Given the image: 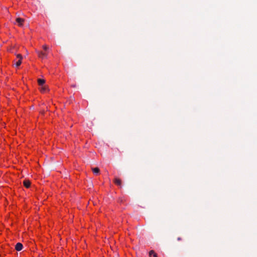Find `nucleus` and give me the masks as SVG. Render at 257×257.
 Here are the masks:
<instances>
[{
	"label": "nucleus",
	"instance_id": "6e6552de",
	"mask_svg": "<svg viewBox=\"0 0 257 257\" xmlns=\"http://www.w3.org/2000/svg\"><path fill=\"white\" fill-rule=\"evenodd\" d=\"M153 256L154 257H157V253H156L154 250H151L150 252H149V256Z\"/></svg>",
	"mask_w": 257,
	"mask_h": 257
},
{
	"label": "nucleus",
	"instance_id": "0eeeda50",
	"mask_svg": "<svg viewBox=\"0 0 257 257\" xmlns=\"http://www.w3.org/2000/svg\"><path fill=\"white\" fill-rule=\"evenodd\" d=\"M38 82L39 85L43 86L45 82V80L43 79H38Z\"/></svg>",
	"mask_w": 257,
	"mask_h": 257
},
{
	"label": "nucleus",
	"instance_id": "423d86ee",
	"mask_svg": "<svg viewBox=\"0 0 257 257\" xmlns=\"http://www.w3.org/2000/svg\"><path fill=\"white\" fill-rule=\"evenodd\" d=\"M114 182L115 184H116L118 186H120L121 184V181L119 179L117 178H115L114 180Z\"/></svg>",
	"mask_w": 257,
	"mask_h": 257
},
{
	"label": "nucleus",
	"instance_id": "f8f14e48",
	"mask_svg": "<svg viewBox=\"0 0 257 257\" xmlns=\"http://www.w3.org/2000/svg\"><path fill=\"white\" fill-rule=\"evenodd\" d=\"M43 48L45 51H47L48 49V47L46 45L43 46Z\"/></svg>",
	"mask_w": 257,
	"mask_h": 257
},
{
	"label": "nucleus",
	"instance_id": "1a4fd4ad",
	"mask_svg": "<svg viewBox=\"0 0 257 257\" xmlns=\"http://www.w3.org/2000/svg\"><path fill=\"white\" fill-rule=\"evenodd\" d=\"M41 86H42L41 88V92H45L48 90V87L47 86H43V85Z\"/></svg>",
	"mask_w": 257,
	"mask_h": 257
},
{
	"label": "nucleus",
	"instance_id": "f03ea898",
	"mask_svg": "<svg viewBox=\"0 0 257 257\" xmlns=\"http://www.w3.org/2000/svg\"><path fill=\"white\" fill-rule=\"evenodd\" d=\"M16 21L19 26L22 27L23 26L24 22V20L23 19L17 18Z\"/></svg>",
	"mask_w": 257,
	"mask_h": 257
},
{
	"label": "nucleus",
	"instance_id": "7ed1b4c3",
	"mask_svg": "<svg viewBox=\"0 0 257 257\" xmlns=\"http://www.w3.org/2000/svg\"><path fill=\"white\" fill-rule=\"evenodd\" d=\"M23 245L20 242L17 243L15 246V249L17 251H21L23 249Z\"/></svg>",
	"mask_w": 257,
	"mask_h": 257
},
{
	"label": "nucleus",
	"instance_id": "f257e3e1",
	"mask_svg": "<svg viewBox=\"0 0 257 257\" xmlns=\"http://www.w3.org/2000/svg\"><path fill=\"white\" fill-rule=\"evenodd\" d=\"M37 54H38L39 57L40 58L45 59V58H47V54L46 53H44V52H41V51H38Z\"/></svg>",
	"mask_w": 257,
	"mask_h": 257
},
{
	"label": "nucleus",
	"instance_id": "ddd939ff",
	"mask_svg": "<svg viewBox=\"0 0 257 257\" xmlns=\"http://www.w3.org/2000/svg\"><path fill=\"white\" fill-rule=\"evenodd\" d=\"M181 239H181V238L180 237H178V238H177V240H178V241H180V240H181Z\"/></svg>",
	"mask_w": 257,
	"mask_h": 257
},
{
	"label": "nucleus",
	"instance_id": "39448f33",
	"mask_svg": "<svg viewBox=\"0 0 257 257\" xmlns=\"http://www.w3.org/2000/svg\"><path fill=\"white\" fill-rule=\"evenodd\" d=\"M92 171L93 172V173L96 175H98L99 174V172H100V170L97 167H96V168H92Z\"/></svg>",
	"mask_w": 257,
	"mask_h": 257
},
{
	"label": "nucleus",
	"instance_id": "9b49d317",
	"mask_svg": "<svg viewBox=\"0 0 257 257\" xmlns=\"http://www.w3.org/2000/svg\"><path fill=\"white\" fill-rule=\"evenodd\" d=\"M17 58L19 59V60H22L23 58L21 54H17Z\"/></svg>",
	"mask_w": 257,
	"mask_h": 257
},
{
	"label": "nucleus",
	"instance_id": "9d476101",
	"mask_svg": "<svg viewBox=\"0 0 257 257\" xmlns=\"http://www.w3.org/2000/svg\"><path fill=\"white\" fill-rule=\"evenodd\" d=\"M22 63V60H18L17 62H16L15 65L16 67H19Z\"/></svg>",
	"mask_w": 257,
	"mask_h": 257
},
{
	"label": "nucleus",
	"instance_id": "20e7f679",
	"mask_svg": "<svg viewBox=\"0 0 257 257\" xmlns=\"http://www.w3.org/2000/svg\"><path fill=\"white\" fill-rule=\"evenodd\" d=\"M23 184L26 188H29L30 186L31 183L28 180H25L23 181Z\"/></svg>",
	"mask_w": 257,
	"mask_h": 257
}]
</instances>
